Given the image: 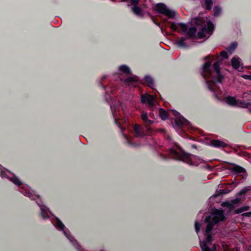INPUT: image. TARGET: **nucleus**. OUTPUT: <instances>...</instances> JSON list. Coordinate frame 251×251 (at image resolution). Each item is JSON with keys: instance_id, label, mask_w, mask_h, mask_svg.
Returning a JSON list of instances; mask_svg holds the SVG:
<instances>
[{"instance_id": "f257e3e1", "label": "nucleus", "mask_w": 251, "mask_h": 251, "mask_svg": "<svg viewBox=\"0 0 251 251\" xmlns=\"http://www.w3.org/2000/svg\"><path fill=\"white\" fill-rule=\"evenodd\" d=\"M149 3L152 10L156 13L164 15L165 16H176L178 13L174 9L168 7L164 3H155L152 0H148Z\"/></svg>"}, {"instance_id": "f03ea898", "label": "nucleus", "mask_w": 251, "mask_h": 251, "mask_svg": "<svg viewBox=\"0 0 251 251\" xmlns=\"http://www.w3.org/2000/svg\"><path fill=\"white\" fill-rule=\"evenodd\" d=\"M214 16H218L223 14V9L219 5H215L213 9Z\"/></svg>"}, {"instance_id": "7ed1b4c3", "label": "nucleus", "mask_w": 251, "mask_h": 251, "mask_svg": "<svg viewBox=\"0 0 251 251\" xmlns=\"http://www.w3.org/2000/svg\"><path fill=\"white\" fill-rule=\"evenodd\" d=\"M212 0H205V5L206 9L210 10L212 8Z\"/></svg>"}]
</instances>
